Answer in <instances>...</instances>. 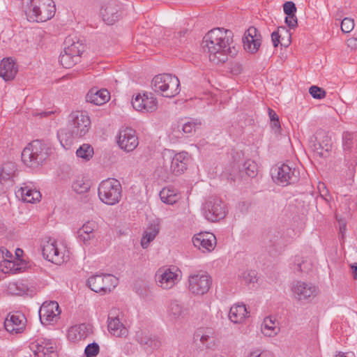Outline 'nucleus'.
Returning a JSON list of instances; mask_svg holds the SVG:
<instances>
[{"instance_id":"nucleus-1","label":"nucleus","mask_w":357,"mask_h":357,"mask_svg":"<svg viewBox=\"0 0 357 357\" xmlns=\"http://www.w3.org/2000/svg\"><path fill=\"white\" fill-rule=\"evenodd\" d=\"M233 33L229 29L215 28L204 37L202 47L209 54V60L215 63H225L228 56H235L238 49L233 45Z\"/></svg>"},{"instance_id":"nucleus-2","label":"nucleus","mask_w":357,"mask_h":357,"mask_svg":"<svg viewBox=\"0 0 357 357\" xmlns=\"http://www.w3.org/2000/svg\"><path fill=\"white\" fill-rule=\"evenodd\" d=\"M91 128V119L86 112L75 111L69 115L67 128L60 129L57 137L63 147L71 144L73 138L84 137Z\"/></svg>"},{"instance_id":"nucleus-3","label":"nucleus","mask_w":357,"mask_h":357,"mask_svg":"<svg viewBox=\"0 0 357 357\" xmlns=\"http://www.w3.org/2000/svg\"><path fill=\"white\" fill-rule=\"evenodd\" d=\"M22 6L30 22H46L52 18L56 12L52 0H23Z\"/></svg>"},{"instance_id":"nucleus-4","label":"nucleus","mask_w":357,"mask_h":357,"mask_svg":"<svg viewBox=\"0 0 357 357\" xmlns=\"http://www.w3.org/2000/svg\"><path fill=\"white\" fill-rule=\"evenodd\" d=\"M52 152L50 146L39 139L33 140L22 152V160L30 167L42 165Z\"/></svg>"},{"instance_id":"nucleus-5","label":"nucleus","mask_w":357,"mask_h":357,"mask_svg":"<svg viewBox=\"0 0 357 357\" xmlns=\"http://www.w3.org/2000/svg\"><path fill=\"white\" fill-rule=\"evenodd\" d=\"M100 199L107 205L119 203L121 198L122 188L120 182L112 178L102 181L98 187Z\"/></svg>"},{"instance_id":"nucleus-6","label":"nucleus","mask_w":357,"mask_h":357,"mask_svg":"<svg viewBox=\"0 0 357 357\" xmlns=\"http://www.w3.org/2000/svg\"><path fill=\"white\" fill-rule=\"evenodd\" d=\"M342 148L346 165L349 170H354L357 165V134L348 131L344 132Z\"/></svg>"},{"instance_id":"nucleus-7","label":"nucleus","mask_w":357,"mask_h":357,"mask_svg":"<svg viewBox=\"0 0 357 357\" xmlns=\"http://www.w3.org/2000/svg\"><path fill=\"white\" fill-rule=\"evenodd\" d=\"M118 284V279L111 274H96L87 280L88 287L102 295L110 292Z\"/></svg>"},{"instance_id":"nucleus-8","label":"nucleus","mask_w":357,"mask_h":357,"mask_svg":"<svg viewBox=\"0 0 357 357\" xmlns=\"http://www.w3.org/2000/svg\"><path fill=\"white\" fill-rule=\"evenodd\" d=\"M202 213L207 220L219 221L226 216V206L221 199L210 197L203 204Z\"/></svg>"},{"instance_id":"nucleus-9","label":"nucleus","mask_w":357,"mask_h":357,"mask_svg":"<svg viewBox=\"0 0 357 357\" xmlns=\"http://www.w3.org/2000/svg\"><path fill=\"white\" fill-rule=\"evenodd\" d=\"M272 177L278 185L286 186L296 183L299 180L300 173L294 165L283 163L274 169Z\"/></svg>"},{"instance_id":"nucleus-10","label":"nucleus","mask_w":357,"mask_h":357,"mask_svg":"<svg viewBox=\"0 0 357 357\" xmlns=\"http://www.w3.org/2000/svg\"><path fill=\"white\" fill-rule=\"evenodd\" d=\"M100 15L107 24L112 25L122 18L123 5L119 0H107L101 7Z\"/></svg>"},{"instance_id":"nucleus-11","label":"nucleus","mask_w":357,"mask_h":357,"mask_svg":"<svg viewBox=\"0 0 357 357\" xmlns=\"http://www.w3.org/2000/svg\"><path fill=\"white\" fill-rule=\"evenodd\" d=\"M164 158L163 168L167 174L179 175L187 169L188 161V153L182 151L170 155L168 158Z\"/></svg>"},{"instance_id":"nucleus-12","label":"nucleus","mask_w":357,"mask_h":357,"mask_svg":"<svg viewBox=\"0 0 357 357\" xmlns=\"http://www.w3.org/2000/svg\"><path fill=\"white\" fill-rule=\"evenodd\" d=\"M117 144L122 150L132 151L139 144L136 131L131 128L121 129L117 136Z\"/></svg>"},{"instance_id":"nucleus-13","label":"nucleus","mask_w":357,"mask_h":357,"mask_svg":"<svg viewBox=\"0 0 357 357\" xmlns=\"http://www.w3.org/2000/svg\"><path fill=\"white\" fill-rule=\"evenodd\" d=\"M34 357H58L56 343L52 340L39 338L31 344Z\"/></svg>"},{"instance_id":"nucleus-14","label":"nucleus","mask_w":357,"mask_h":357,"mask_svg":"<svg viewBox=\"0 0 357 357\" xmlns=\"http://www.w3.org/2000/svg\"><path fill=\"white\" fill-rule=\"evenodd\" d=\"M43 257L52 263L60 264L63 262V254L57 248L56 241L49 238L43 240L41 244Z\"/></svg>"},{"instance_id":"nucleus-15","label":"nucleus","mask_w":357,"mask_h":357,"mask_svg":"<svg viewBox=\"0 0 357 357\" xmlns=\"http://www.w3.org/2000/svg\"><path fill=\"white\" fill-rule=\"evenodd\" d=\"M189 290L195 294L203 295L208 292L211 284V278L205 274H195L189 277Z\"/></svg>"},{"instance_id":"nucleus-16","label":"nucleus","mask_w":357,"mask_h":357,"mask_svg":"<svg viewBox=\"0 0 357 357\" xmlns=\"http://www.w3.org/2000/svg\"><path fill=\"white\" fill-rule=\"evenodd\" d=\"M180 86L178 78L170 73L155 75L151 80L152 89H178Z\"/></svg>"},{"instance_id":"nucleus-17","label":"nucleus","mask_w":357,"mask_h":357,"mask_svg":"<svg viewBox=\"0 0 357 357\" xmlns=\"http://www.w3.org/2000/svg\"><path fill=\"white\" fill-rule=\"evenodd\" d=\"M244 50L251 54L256 53L261 44V36L254 26L249 27L242 38Z\"/></svg>"},{"instance_id":"nucleus-18","label":"nucleus","mask_w":357,"mask_h":357,"mask_svg":"<svg viewBox=\"0 0 357 357\" xmlns=\"http://www.w3.org/2000/svg\"><path fill=\"white\" fill-rule=\"evenodd\" d=\"M132 105L137 111L151 112L157 108V100L152 93L144 92L142 96L137 94L132 99Z\"/></svg>"},{"instance_id":"nucleus-19","label":"nucleus","mask_w":357,"mask_h":357,"mask_svg":"<svg viewBox=\"0 0 357 357\" xmlns=\"http://www.w3.org/2000/svg\"><path fill=\"white\" fill-rule=\"evenodd\" d=\"M26 319L23 314H8L4 321L5 329L10 333H21L25 329Z\"/></svg>"},{"instance_id":"nucleus-20","label":"nucleus","mask_w":357,"mask_h":357,"mask_svg":"<svg viewBox=\"0 0 357 357\" xmlns=\"http://www.w3.org/2000/svg\"><path fill=\"white\" fill-rule=\"evenodd\" d=\"M61 310L56 301L45 302L39 310V317L40 322L43 324H47L57 319L60 314Z\"/></svg>"},{"instance_id":"nucleus-21","label":"nucleus","mask_w":357,"mask_h":357,"mask_svg":"<svg viewBox=\"0 0 357 357\" xmlns=\"http://www.w3.org/2000/svg\"><path fill=\"white\" fill-rule=\"evenodd\" d=\"M192 242L194 245L199 250L202 248L210 252L215 247L216 238L212 233H199L193 237Z\"/></svg>"},{"instance_id":"nucleus-22","label":"nucleus","mask_w":357,"mask_h":357,"mask_svg":"<svg viewBox=\"0 0 357 357\" xmlns=\"http://www.w3.org/2000/svg\"><path fill=\"white\" fill-rule=\"evenodd\" d=\"M292 291L295 298L298 301L306 300L316 295L315 287L304 282H297Z\"/></svg>"},{"instance_id":"nucleus-23","label":"nucleus","mask_w":357,"mask_h":357,"mask_svg":"<svg viewBox=\"0 0 357 357\" xmlns=\"http://www.w3.org/2000/svg\"><path fill=\"white\" fill-rule=\"evenodd\" d=\"M64 50H66V52L76 55L79 59L85 49V45L82 43V40L76 36H69L66 37L64 41Z\"/></svg>"},{"instance_id":"nucleus-24","label":"nucleus","mask_w":357,"mask_h":357,"mask_svg":"<svg viewBox=\"0 0 357 357\" xmlns=\"http://www.w3.org/2000/svg\"><path fill=\"white\" fill-rule=\"evenodd\" d=\"M17 73V67L11 58L3 59L0 63V77L6 82L14 79Z\"/></svg>"},{"instance_id":"nucleus-25","label":"nucleus","mask_w":357,"mask_h":357,"mask_svg":"<svg viewBox=\"0 0 357 357\" xmlns=\"http://www.w3.org/2000/svg\"><path fill=\"white\" fill-rule=\"evenodd\" d=\"M291 33L286 26H279L277 31L271 33V40L275 47L279 44L284 47H288L291 43Z\"/></svg>"},{"instance_id":"nucleus-26","label":"nucleus","mask_w":357,"mask_h":357,"mask_svg":"<svg viewBox=\"0 0 357 357\" xmlns=\"http://www.w3.org/2000/svg\"><path fill=\"white\" fill-rule=\"evenodd\" d=\"M177 277V274L169 268L163 271L160 270L156 274V281L162 289H168L174 285Z\"/></svg>"},{"instance_id":"nucleus-27","label":"nucleus","mask_w":357,"mask_h":357,"mask_svg":"<svg viewBox=\"0 0 357 357\" xmlns=\"http://www.w3.org/2000/svg\"><path fill=\"white\" fill-rule=\"evenodd\" d=\"M109 91H89L86 100L96 105H102L110 99Z\"/></svg>"},{"instance_id":"nucleus-28","label":"nucleus","mask_w":357,"mask_h":357,"mask_svg":"<svg viewBox=\"0 0 357 357\" xmlns=\"http://www.w3.org/2000/svg\"><path fill=\"white\" fill-rule=\"evenodd\" d=\"M108 331L116 337H126L128 335V329L120 321L119 317H108Z\"/></svg>"},{"instance_id":"nucleus-29","label":"nucleus","mask_w":357,"mask_h":357,"mask_svg":"<svg viewBox=\"0 0 357 357\" xmlns=\"http://www.w3.org/2000/svg\"><path fill=\"white\" fill-rule=\"evenodd\" d=\"M23 260L15 259L14 260L4 259L0 262L1 271L5 273L15 274L22 271Z\"/></svg>"},{"instance_id":"nucleus-30","label":"nucleus","mask_w":357,"mask_h":357,"mask_svg":"<svg viewBox=\"0 0 357 357\" xmlns=\"http://www.w3.org/2000/svg\"><path fill=\"white\" fill-rule=\"evenodd\" d=\"M315 140H311V147L313 151L317 153L320 157L326 158L329 152L331 151L332 145L330 143V139L326 137L325 139L321 142L317 139V137H314Z\"/></svg>"},{"instance_id":"nucleus-31","label":"nucleus","mask_w":357,"mask_h":357,"mask_svg":"<svg viewBox=\"0 0 357 357\" xmlns=\"http://www.w3.org/2000/svg\"><path fill=\"white\" fill-rule=\"evenodd\" d=\"M248 314L249 312L244 304H237L231 307L229 317L232 322L238 324L241 323Z\"/></svg>"},{"instance_id":"nucleus-32","label":"nucleus","mask_w":357,"mask_h":357,"mask_svg":"<svg viewBox=\"0 0 357 357\" xmlns=\"http://www.w3.org/2000/svg\"><path fill=\"white\" fill-rule=\"evenodd\" d=\"M137 341L140 344L147 346L153 349H158L162 344L160 338L155 335L142 333L137 336Z\"/></svg>"},{"instance_id":"nucleus-33","label":"nucleus","mask_w":357,"mask_h":357,"mask_svg":"<svg viewBox=\"0 0 357 357\" xmlns=\"http://www.w3.org/2000/svg\"><path fill=\"white\" fill-rule=\"evenodd\" d=\"M213 333L211 329H207L204 331V329H198L194 335V340L195 342L200 341L203 346L208 348L210 347L211 343H213L214 341V337L213 336Z\"/></svg>"},{"instance_id":"nucleus-34","label":"nucleus","mask_w":357,"mask_h":357,"mask_svg":"<svg viewBox=\"0 0 357 357\" xmlns=\"http://www.w3.org/2000/svg\"><path fill=\"white\" fill-rule=\"evenodd\" d=\"M239 174L241 178L244 177V174L248 177H255L257 174V165L256 162L250 160L245 161L239 167Z\"/></svg>"},{"instance_id":"nucleus-35","label":"nucleus","mask_w":357,"mask_h":357,"mask_svg":"<svg viewBox=\"0 0 357 357\" xmlns=\"http://www.w3.org/2000/svg\"><path fill=\"white\" fill-rule=\"evenodd\" d=\"M159 195L163 203L170 205L175 204L179 199L178 195L173 188H164L160 192Z\"/></svg>"},{"instance_id":"nucleus-36","label":"nucleus","mask_w":357,"mask_h":357,"mask_svg":"<svg viewBox=\"0 0 357 357\" xmlns=\"http://www.w3.org/2000/svg\"><path fill=\"white\" fill-rule=\"evenodd\" d=\"M158 225H151L146 231H144L143 237L141 240V245L143 248H148L149 243L153 241L159 232Z\"/></svg>"},{"instance_id":"nucleus-37","label":"nucleus","mask_w":357,"mask_h":357,"mask_svg":"<svg viewBox=\"0 0 357 357\" xmlns=\"http://www.w3.org/2000/svg\"><path fill=\"white\" fill-rule=\"evenodd\" d=\"M79 58L76 55L71 54L63 50V52L59 56V61L62 66L66 68H70L79 61Z\"/></svg>"},{"instance_id":"nucleus-38","label":"nucleus","mask_w":357,"mask_h":357,"mask_svg":"<svg viewBox=\"0 0 357 357\" xmlns=\"http://www.w3.org/2000/svg\"><path fill=\"white\" fill-rule=\"evenodd\" d=\"M15 171V165L12 162L4 164L0 169V183L10 180Z\"/></svg>"},{"instance_id":"nucleus-39","label":"nucleus","mask_w":357,"mask_h":357,"mask_svg":"<svg viewBox=\"0 0 357 357\" xmlns=\"http://www.w3.org/2000/svg\"><path fill=\"white\" fill-rule=\"evenodd\" d=\"M93 153V147L88 144L81 145L76 151V155L78 158H81L86 161L92 158Z\"/></svg>"},{"instance_id":"nucleus-40","label":"nucleus","mask_w":357,"mask_h":357,"mask_svg":"<svg viewBox=\"0 0 357 357\" xmlns=\"http://www.w3.org/2000/svg\"><path fill=\"white\" fill-rule=\"evenodd\" d=\"M202 125V121L198 119H191L190 121L185 122L182 126V130L184 133L190 134L195 131L196 128Z\"/></svg>"},{"instance_id":"nucleus-41","label":"nucleus","mask_w":357,"mask_h":357,"mask_svg":"<svg viewBox=\"0 0 357 357\" xmlns=\"http://www.w3.org/2000/svg\"><path fill=\"white\" fill-rule=\"evenodd\" d=\"M72 188L77 194H83L89 190L90 186L83 180H76L73 183Z\"/></svg>"},{"instance_id":"nucleus-42","label":"nucleus","mask_w":357,"mask_h":357,"mask_svg":"<svg viewBox=\"0 0 357 357\" xmlns=\"http://www.w3.org/2000/svg\"><path fill=\"white\" fill-rule=\"evenodd\" d=\"M182 312L183 307L179 303H178L177 301H173L170 303L169 307V314L172 318H178L181 315Z\"/></svg>"},{"instance_id":"nucleus-43","label":"nucleus","mask_w":357,"mask_h":357,"mask_svg":"<svg viewBox=\"0 0 357 357\" xmlns=\"http://www.w3.org/2000/svg\"><path fill=\"white\" fill-rule=\"evenodd\" d=\"M99 351V345L96 342H93L89 344L84 349V355L86 357H94L98 354Z\"/></svg>"},{"instance_id":"nucleus-44","label":"nucleus","mask_w":357,"mask_h":357,"mask_svg":"<svg viewBox=\"0 0 357 357\" xmlns=\"http://www.w3.org/2000/svg\"><path fill=\"white\" fill-rule=\"evenodd\" d=\"M341 30L344 33H349L354 28V21L350 17H344L341 22Z\"/></svg>"},{"instance_id":"nucleus-45","label":"nucleus","mask_w":357,"mask_h":357,"mask_svg":"<svg viewBox=\"0 0 357 357\" xmlns=\"http://www.w3.org/2000/svg\"><path fill=\"white\" fill-rule=\"evenodd\" d=\"M97 227L96 224L94 222H87L83 225V226L77 231V234L87 233L93 234V231Z\"/></svg>"},{"instance_id":"nucleus-46","label":"nucleus","mask_w":357,"mask_h":357,"mask_svg":"<svg viewBox=\"0 0 357 357\" xmlns=\"http://www.w3.org/2000/svg\"><path fill=\"white\" fill-rule=\"evenodd\" d=\"M283 10L287 15H289V14L292 15L296 13V7L294 2L287 1L283 5Z\"/></svg>"},{"instance_id":"nucleus-47","label":"nucleus","mask_w":357,"mask_h":357,"mask_svg":"<svg viewBox=\"0 0 357 357\" xmlns=\"http://www.w3.org/2000/svg\"><path fill=\"white\" fill-rule=\"evenodd\" d=\"M263 326L264 327V329L271 331L275 334H276V332H275V320L272 319L271 317H267L264 319Z\"/></svg>"},{"instance_id":"nucleus-48","label":"nucleus","mask_w":357,"mask_h":357,"mask_svg":"<svg viewBox=\"0 0 357 357\" xmlns=\"http://www.w3.org/2000/svg\"><path fill=\"white\" fill-rule=\"evenodd\" d=\"M86 328V326L84 324L80 325L79 327H72L69 329L68 332V337L70 340H74L77 338L76 337V333L78 332L80 333L81 331Z\"/></svg>"},{"instance_id":"nucleus-49","label":"nucleus","mask_w":357,"mask_h":357,"mask_svg":"<svg viewBox=\"0 0 357 357\" xmlns=\"http://www.w3.org/2000/svg\"><path fill=\"white\" fill-rule=\"evenodd\" d=\"M285 23L290 29H294L295 27H296L298 22L296 15L289 14V15H287L285 17Z\"/></svg>"},{"instance_id":"nucleus-50","label":"nucleus","mask_w":357,"mask_h":357,"mask_svg":"<svg viewBox=\"0 0 357 357\" xmlns=\"http://www.w3.org/2000/svg\"><path fill=\"white\" fill-rule=\"evenodd\" d=\"M249 357H273V355L268 351H263L260 353L258 351H255L251 352Z\"/></svg>"},{"instance_id":"nucleus-51","label":"nucleus","mask_w":357,"mask_h":357,"mask_svg":"<svg viewBox=\"0 0 357 357\" xmlns=\"http://www.w3.org/2000/svg\"><path fill=\"white\" fill-rule=\"evenodd\" d=\"M31 198H27L26 197L25 199V202H29V203H33L36 201H39L40 197H41V195H40V192L38 190H32L31 191Z\"/></svg>"},{"instance_id":"nucleus-52","label":"nucleus","mask_w":357,"mask_h":357,"mask_svg":"<svg viewBox=\"0 0 357 357\" xmlns=\"http://www.w3.org/2000/svg\"><path fill=\"white\" fill-rule=\"evenodd\" d=\"M78 238L80 241H82L84 244L89 243V241L94 238V235L92 234L82 233L77 234Z\"/></svg>"},{"instance_id":"nucleus-53","label":"nucleus","mask_w":357,"mask_h":357,"mask_svg":"<svg viewBox=\"0 0 357 357\" xmlns=\"http://www.w3.org/2000/svg\"><path fill=\"white\" fill-rule=\"evenodd\" d=\"M21 192V196H22V199L25 202V199L26 197L27 198H31V191H32V189H30L28 187H24V188H21L20 190H19Z\"/></svg>"},{"instance_id":"nucleus-54","label":"nucleus","mask_w":357,"mask_h":357,"mask_svg":"<svg viewBox=\"0 0 357 357\" xmlns=\"http://www.w3.org/2000/svg\"><path fill=\"white\" fill-rule=\"evenodd\" d=\"M309 93L315 99H321L326 96V91H309Z\"/></svg>"},{"instance_id":"nucleus-55","label":"nucleus","mask_w":357,"mask_h":357,"mask_svg":"<svg viewBox=\"0 0 357 357\" xmlns=\"http://www.w3.org/2000/svg\"><path fill=\"white\" fill-rule=\"evenodd\" d=\"M158 92H160V95L162 97L167 98H172L174 97L177 93L176 91H157Z\"/></svg>"},{"instance_id":"nucleus-56","label":"nucleus","mask_w":357,"mask_h":357,"mask_svg":"<svg viewBox=\"0 0 357 357\" xmlns=\"http://www.w3.org/2000/svg\"><path fill=\"white\" fill-rule=\"evenodd\" d=\"M347 43L348 47L355 48L357 47V39L355 38H351L347 40Z\"/></svg>"},{"instance_id":"nucleus-57","label":"nucleus","mask_w":357,"mask_h":357,"mask_svg":"<svg viewBox=\"0 0 357 357\" xmlns=\"http://www.w3.org/2000/svg\"><path fill=\"white\" fill-rule=\"evenodd\" d=\"M268 116L270 117L271 121L279 119L278 114L271 108H268Z\"/></svg>"},{"instance_id":"nucleus-58","label":"nucleus","mask_w":357,"mask_h":357,"mask_svg":"<svg viewBox=\"0 0 357 357\" xmlns=\"http://www.w3.org/2000/svg\"><path fill=\"white\" fill-rule=\"evenodd\" d=\"M53 114H54V112H52V111L43 112H40V113L36 112V113H34V116H40V118H42V117H47Z\"/></svg>"},{"instance_id":"nucleus-59","label":"nucleus","mask_w":357,"mask_h":357,"mask_svg":"<svg viewBox=\"0 0 357 357\" xmlns=\"http://www.w3.org/2000/svg\"><path fill=\"white\" fill-rule=\"evenodd\" d=\"M350 267L354 279L357 280V263L351 264Z\"/></svg>"},{"instance_id":"nucleus-60","label":"nucleus","mask_w":357,"mask_h":357,"mask_svg":"<svg viewBox=\"0 0 357 357\" xmlns=\"http://www.w3.org/2000/svg\"><path fill=\"white\" fill-rule=\"evenodd\" d=\"M271 126L273 129H275V132L280 130L281 127L279 119L271 121Z\"/></svg>"},{"instance_id":"nucleus-61","label":"nucleus","mask_w":357,"mask_h":357,"mask_svg":"<svg viewBox=\"0 0 357 357\" xmlns=\"http://www.w3.org/2000/svg\"><path fill=\"white\" fill-rule=\"evenodd\" d=\"M1 251L2 252V254L3 255H5L6 257H8V258H12L13 257V255L10 252H9L8 250L3 248H1Z\"/></svg>"},{"instance_id":"nucleus-62","label":"nucleus","mask_w":357,"mask_h":357,"mask_svg":"<svg viewBox=\"0 0 357 357\" xmlns=\"http://www.w3.org/2000/svg\"><path fill=\"white\" fill-rule=\"evenodd\" d=\"M23 251L22 249L20 248H17L15 251V255H16V258L15 259H20V254H22Z\"/></svg>"},{"instance_id":"nucleus-63","label":"nucleus","mask_w":357,"mask_h":357,"mask_svg":"<svg viewBox=\"0 0 357 357\" xmlns=\"http://www.w3.org/2000/svg\"><path fill=\"white\" fill-rule=\"evenodd\" d=\"M342 10L339 8L337 11V13H336V17H338V20L340 19V17H342Z\"/></svg>"},{"instance_id":"nucleus-64","label":"nucleus","mask_w":357,"mask_h":357,"mask_svg":"<svg viewBox=\"0 0 357 357\" xmlns=\"http://www.w3.org/2000/svg\"><path fill=\"white\" fill-rule=\"evenodd\" d=\"M307 89H323L317 85H311L308 87Z\"/></svg>"}]
</instances>
